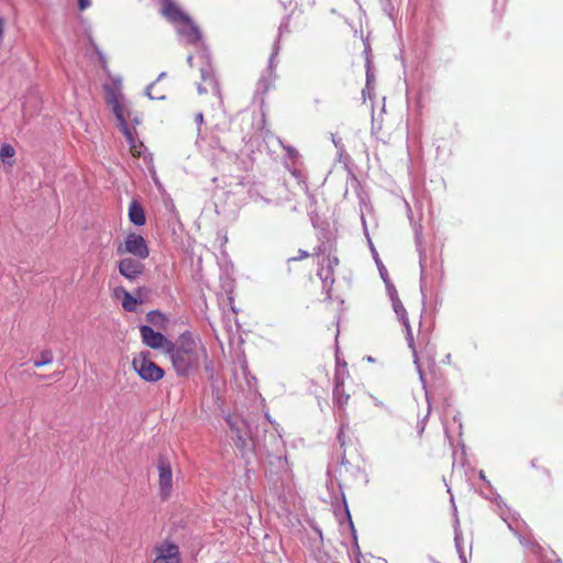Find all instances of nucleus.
Wrapping results in <instances>:
<instances>
[{"instance_id": "nucleus-1", "label": "nucleus", "mask_w": 563, "mask_h": 563, "mask_svg": "<svg viewBox=\"0 0 563 563\" xmlns=\"http://www.w3.org/2000/svg\"><path fill=\"white\" fill-rule=\"evenodd\" d=\"M166 353L179 376H186L208 360L206 346L197 341L190 332L179 335L177 341L167 342Z\"/></svg>"}, {"instance_id": "nucleus-2", "label": "nucleus", "mask_w": 563, "mask_h": 563, "mask_svg": "<svg viewBox=\"0 0 563 563\" xmlns=\"http://www.w3.org/2000/svg\"><path fill=\"white\" fill-rule=\"evenodd\" d=\"M289 24H290L289 16H285L279 24L278 36L273 45V49H272V53H271V56L268 59L267 68L262 73L261 78L258 79V82H257V91H260L262 93H266L269 90V88L273 86L274 77H275L274 68L277 65L276 58H277V56L279 54V49H280V44H279L280 37L283 36L284 33H289V31H290Z\"/></svg>"}, {"instance_id": "nucleus-3", "label": "nucleus", "mask_w": 563, "mask_h": 563, "mask_svg": "<svg viewBox=\"0 0 563 563\" xmlns=\"http://www.w3.org/2000/svg\"><path fill=\"white\" fill-rule=\"evenodd\" d=\"M202 53L199 55V58L201 59V67H200V74H201V80L203 84H199L197 89L199 95L207 93L209 90L212 92V95L216 97V99L219 101V103L222 102V96L220 91V85L216 78L213 67L210 63V56L207 53V49H202Z\"/></svg>"}, {"instance_id": "nucleus-4", "label": "nucleus", "mask_w": 563, "mask_h": 563, "mask_svg": "<svg viewBox=\"0 0 563 563\" xmlns=\"http://www.w3.org/2000/svg\"><path fill=\"white\" fill-rule=\"evenodd\" d=\"M117 253L119 255L131 254L139 260H146L150 256V249L141 234L132 232L118 245Z\"/></svg>"}, {"instance_id": "nucleus-5", "label": "nucleus", "mask_w": 563, "mask_h": 563, "mask_svg": "<svg viewBox=\"0 0 563 563\" xmlns=\"http://www.w3.org/2000/svg\"><path fill=\"white\" fill-rule=\"evenodd\" d=\"M132 365L139 376L145 382L156 383L164 376V369L148 357V352H143L137 357H134Z\"/></svg>"}, {"instance_id": "nucleus-6", "label": "nucleus", "mask_w": 563, "mask_h": 563, "mask_svg": "<svg viewBox=\"0 0 563 563\" xmlns=\"http://www.w3.org/2000/svg\"><path fill=\"white\" fill-rule=\"evenodd\" d=\"M347 375L346 363H343V365L338 364L333 377V404L341 410H344L350 399V395L343 388L344 378Z\"/></svg>"}, {"instance_id": "nucleus-7", "label": "nucleus", "mask_w": 563, "mask_h": 563, "mask_svg": "<svg viewBox=\"0 0 563 563\" xmlns=\"http://www.w3.org/2000/svg\"><path fill=\"white\" fill-rule=\"evenodd\" d=\"M153 563H181L179 547L170 541H163L154 548Z\"/></svg>"}, {"instance_id": "nucleus-8", "label": "nucleus", "mask_w": 563, "mask_h": 563, "mask_svg": "<svg viewBox=\"0 0 563 563\" xmlns=\"http://www.w3.org/2000/svg\"><path fill=\"white\" fill-rule=\"evenodd\" d=\"M143 260L124 257L118 262V271L129 282H136L145 272Z\"/></svg>"}, {"instance_id": "nucleus-9", "label": "nucleus", "mask_w": 563, "mask_h": 563, "mask_svg": "<svg viewBox=\"0 0 563 563\" xmlns=\"http://www.w3.org/2000/svg\"><path fill=\"white\" fill-rule=\"evenodd\" d=\"M113 112L119 122L120 130L124 134L130 147L132 151L136 152V140L134 137V129L130 128L128 124V120L125 117L126 109L123 104H121L117 97H113L112 100Z\"/></svg>"}, {"instance_id": "nucleus-10", "label": "nucleus", "mask_w": 563, "mask_h": 563, "mask_svg": "<svg viewBox=\"0 0 563 563\" xmlns=\"http://www.w3.org/2000/svg\"><path fill=\"white\" fill-rule=\"evenodd\" d=\"M158 483H159V494L163 499H167L170 496L172 487H173V473L170 463L164 456H159L158 459Z\"/></svg>"}, {"instance_id": "nucleus-11", "label": "nucleus", "mask_w": 563, "mask_h": 563, "mask_svg": "<svg viewBox=\"0 0 563 563\" xmlns=\"http://www.w3.org/2000/svg\"><path fill=\"white\" fill-rule=\"evenodd\" d=\"M225 421L233 434V441L240 450H244L247 445L246 435L249 426L244 420L232 416L225 417Z\"/></svg>"}, {"instance_id": "nucleus-12", "label": "nucleus", "mask_w": 563, "mask_h": 563, "mask_svg": "<svg viewBox=\"0 0 563 563\" xmlns=\"http://www.w3.org/2000/svg\"><path fill=\"white\" fill-rule=\"evenodd\" d=\"M351 186L356 191V196H357L358 205H360L362 225H363L365 235L368 238L367 225H366V220H365V212H371L372 211V205H371V201H369V197L364 191L361 183L358 181V179L355 176L351 177Z\"/></svg>"}, {"instance_id": "nucleus-13", "label": "nucleus", "mask_w": 563, "mask_h": 563, "mask_svg": "<svg viewBox=\"0 0 563 563\" xmlns=\"http://www.w3.org/2000/svg\"><path fill=\"white\" fill-rule=\"evenodd\" d=\"M140 332L143 343L146 344L147 346L152 349H167V342L169 341L164 336V334L155 331L152 327L141 325Z\"/></svg>"}, {"instance_id": "nucleus-14", "label": "nucleus", "mask_w": 563, "mask_h": 563, "mask_svg": "<svg viewBox=\"0 0 563 563\" xmlns=\"http://www.w3.org/2000/svg\"><path fill=\"white\" fill-rule=\"evenodd\" d=\"M162 13L169 22L177 25L189 21V16L173 0H163Z\"/></svg>"}, {"instance_id": "nucleus-15", "label": "nucleus", "mask_w": 563, "mask_h": 563, "mask_svg": "<svg viewBox=\"0 0 563 563\" xmlns=\"http://www.w3.org/2000/svg\"><path fill=\"white\" fill-rule=\"evenodd\" d=\"M196 145L200 148L201 152L205 153L216 150H219L221 152L224 151L223 146L221 145L220 139L217 135H203L201 133V129H199Z\"/></svg>"}, {"instance_id": "nucleus-16", "label": "nucleus", "mask_w": 563, "mask_h": 563, "mask_svg": "<svg viewBox=\"0 0 563 563\" xmlns=\"http://www.w3.org/2000/svg\"><path fill=\"white\" fill-rule=\"evenodd\" d=\"M177 31L187 40L188 43L196 44L200 42V30L190 18L189 21H184L183 23L178 24Z\"/></svg>"}, {"instance_id": "nucleus-17", "label": "nucleus", "mask_w": 563, "mask_h": 563, "mask_svg": "<svg viewBox=\"0 0 563 563\" xmlns=\"http://www.w3.org/2000/svg\"><path fill=\"white\" fill-rule=\"evenodd\" d=\"M247 194L254 201L264 200L266 203H272L273 199L267 197L268 191L266 186L262 183H252L247 189Z\"/></svg>"}, {"instance_id": "nucleus-18", "label": "nucleus", "mask_w": 563, "mask_h": 563, "mask_svg": "<svg viewBox=\"0 0 563 563\" xmlns=\"http://www.w3.org/2000/svg\"><path fill=\"white\" fill-rule=\"evenodd\" d=\"M129 219L133 224L137 227L143 225L146 221L144 209L136 200H132L130 203Z\"/></svg>"}, {"instance_id": "nucleus-19", "label": "nucleus", "mask_w": 563, "mask_h": 563, "mask_svg": "<svg viewBox=\"0 0 563 563\" xmlns=\"http://www.w3.org/2000/svg\"><path fill=\"white\" fill-rule=\"evenodd\" d=\"M122 294V307L125 311L133 312L136 310V306L139 302H142V300H139L135 298L132 294H130L124 288H118L115 290V295L119 296Z\"/></svg>"}, {"instance_id": "nucleus-20", "label": "nucleus", "mask_w": 563, "mask_h": 563, "mask_svg": "<svg viewBox=\"0 0 563 563\" xmlns=\"http://www.w3.org/2000/svg\"><path fill=\"white\" fill-rule=\"evenodd\" d=\"M454 543H455V549L459 553L461 563H468L467 558L465 555L464 548H463V534H462V530L460 528V520L457 518L455 519V522H454Z\"/></svg>"}, {"instance_id": "nucleus-21", "label": "nucleus", "mask_w": 563, "mask_h": 563, "mask_svg": "<svg viewBox=\"0 0 563 563\" xmlns=\"http://www.w3.org/2000/svg\"><path fill=\"white\" fill-rule=\"evenodd\" d=\"M406 339H407V342H408V346L412 351L413 363H415V365L417 367V371L419 373V377H420L421 382L424 383L423 373H422V369H421L418 352H417L416 346H415V340H413V335H412L410 327H409V329H406Z\"/></svg>"}, {"instance_id": "nucleus-22", "label": "nucleus", "mask_w": 563, "mask_h": 563, "mask_svg": "<svg viewBox=\"0 0 563 563\" xmlns=\"http://www.w3.org/2000/svg\"><path fill=\"white\" fill-rule=\"evenodd\" d=\"M288 169L301 189L308 191L307 175L296 165V162H294L292 166H288Z\"/></svg>"}, {"instance_id": "nucleus-23", "label": "nucleus", "mask_w": 563, "mask_h": 563, "mask_svg": "<svg viewBox=\"0 0 563 563\" xmlns=\"http://www.w3.org/2000/svg\"><path fill=\"white\" fill-rule=\"evenodd\" d=\"M393 308L395 313L398 316L399 320L404 324V327L406 329H409V320L402 302L400 300H394Z\"/></svg>"}, {"instance_id": "nucleus-24", "label": "nucleus", "mask_w": 563, "mask_h": 563, "mask_svg": "<svg viewBox=\"0 0 563 563\" xmlns=\"http://www.w3.org/2000/svg\"><path fill=\"white\" fill-rule=\"evenodd\" d=\"M89 42H90L91 48L98 56V60L100 63L101 68L103 69L104 73H109L108 60H107L104 53L100 49V47L95 43V41L91 37L89 38Z\"/></svg>"}, {"instance_id": "nucleus-25", "label": "nucleus", "mask_w": 563, "mask_h": 563, "mask_svg": "<svg viewBox=\"0 0 563 563\" xmlns=\"http://www.w3.org/2000/svg\"><path fill=\"white\" fill-rule=\"evenodd\" d=\"M368 242H369V246H371V251H372V254H373V257L377 264V267H378V271H379V275L382 277V279L384 282H387V278H388V273H387V269L386 267L384 266V264L382 263V261L379 260L378 257V253L377 251L375 250L372 241L368 239Z\"/></svg>"}, {"instance_id": "nucleus-26", "label": "nucleus", "mask_w": 563, "mask_h": 563, "mask_svg": "<svg viewBox=\"0 0 563 563\" xmlns=\"http://www.w3.org/2000/svg\"><path fill=\"white\" fill-rule=\"evenodd\" d=\"M53 362V352L51 350H44L40 354V358L34 361L35 367H42Z\"/></svg>"}, {"instance_id": "nucleus-27", "label": "nucleus", "mask_w": 563, "mask_h": 563, "mask_svg": "<svg viewBox=\"0 0 563 563\" xmlns=\"http://www.w3.org/2000/svg\"><path fill=\"white\" fill-rule=\"evenodd\" d=\"M155 85H156V81H153L152 84H150L146 87V90H145L146 96L153 100H164L165 99L164 93H159V91H156V93L153 92Z\"/></svg>"}, {"instance_id": "nucleus-28", "label": "nucleus", "mask_w": 563, "mask_h": 563, "mask_svg": "<svg viewBox=\"0 0 563 563\" xmlns=\"http://www.w3.org/2000/svg\"><path fill=\"white\" fill-rule=\"evenodd\" d=\"M375 79L374 70L372 67V63L369 58L366 59V88H369L373 85Z\"/></svg>"}, {"instance_id": "nucleus-29", "label": "nucleus", "mask_w": 563, "mask_h": 563, "mask_svg": "<svg viewBox=\"0 0 563 563\" xmlns=\"http://www.w3.org/2000/svg\"><path fill=\"white\" fill-rule=\"evenodd\" d=\"M321 280H322V288H323V290L327 294V299L331 300L332 299V287H333V284H334V277L329 278L328 280L327 279H321Z\"/></svg>"}, {"instance_id": "nucleus-30", "label": "nucleus", "mask_w": 563, "mask_h": 563, "mask_svg": "<svg viewBox=\"0 0 563 563\" xmlns=\"http://www.w3.org/2000/svg\"><path fill=\"white\" fill-rule=\"evenodd\" d=\"M338 264H339L338 257H335V256L331 257L330 255H328L323 260L322 266L334 272V268L338 266Z\"/></svg>"}, {"instance_id": "nucleus-31", "label": "nucleus", "mask_w": 563, "mask_h": 563, "mask_svg": "<svg viewBox=\"0 0 563 563\" xmlns=\"http://www.w3.org/2000/svg\"><path fill=\"white\" fill-rule=\"evenodd\" d=\"M347 427V424L343 421H341L340 423V428H339V432H338V441L340 442V446L341 449H344L345 448V444H346V440H345V433H344V429Z\"/></svg>"}, {"instance_id": "nucleus-32", "label": "nucleus", "mask_w": 563, "mask_h": 563, "mask_svg": "<svg viewBox=\"0 0 563 563\" xmlns=\"http://www.w3.org/2000/svg\"><path fill=\"white\" fill-rule=\"evenodd\" d=\"M14 153V148L10 144H3L0 148V157L2 159L7 157H12Z\"/></svg>"}, {"instance_id": "nucleus-33", "label": "nucleus", "mask_w": 563, "mask_h": 563, "mask_svg": "<svg viewBox=\"0 0 563 563\" xmlns=\"http://www.w3.org/2000/svg\"><path fill=\"white\" fill-rule=\"evenodd\" d=\"M385 284H386V288H387L388 295L390 297L391 303L394 302V300H400L395 286L391 283H389L388 279H387V282H385Z\"/></svg>"}, {"instance_id": "nucleus-34", "label": "nucleus", "mask_w": 563, "mask_h": 563, "mask_svg": "<svg viewBox=\"0 0 563 563\" xmlns=\"http://www.w3.org/2000/svg\"><path fill=\"white\" fill-rule=\"evenodd\" d=\"M146 318L150 322H157V320H165V317L163 313H161L158 310H152L146 314Z\"/></svg>"}, {"instance_id": "nucleus-35", "label": "nucleus", "mask_w": 563, "mask_h": 563, "mask_svg": "<svg viewBox=\"0 0 563 563\" xmlns=\"http://www.w3.org/2000/svg\"><path fill=\"white\" fill-rule=\"evenodd\" d=\"M318 276L320 279H329L334 277V272L331 269L325 268L324 266H321V268L318 271Z\"/></svg>"}, {"instance_id": "nucleus-36", "label": "nucleus", "mask_w": 563, "mask_h": 563, "mask_svg": "<svg viewBox=\"0 0 563 563\" xmlns=\"http://www.w3.org/2000/svg\"><path fill=\"white\" fill-rule=\"evenodd\" d=\"M501 519L507 523L508 528L517 533V525H516V518L515 517H506L504 514H501Z\"/></svg>"}, {"instance_id": "nucleus-37", "label": "nucleus", "mask_w": 563, "mask_h": 563, "mask_svg": "<svg viewBox=\"0 0 563 563\" xmlns=\"http://www.w3.org/2000/svg\"><path fill=\"white\" fill-rule=\"evenodd\" d=\"M286 153H287V157L290 158V159H297L298 156H299V153L298 151L292 147V146H284Z\"/></svg>"}, {"instance_id": "nucleus-38", "label": "nucleus", "mask_w": 563, "mask_h": 563, "mask_svg": "<svg viewBox=\"0 0 563 563\" xmlns=\"http://www.w3.org/2000/svg\"><path fill=\"white\" fill-rule=\"evenodd\" d=\"M343 506H344V510H345V514L347 516V519H349V522H350V526H351V529H352V532L353 534H355V529L353 527V522H352V518H351V515H350V511H349V507H347V503H346V499L345 497L343 496Z\"/></svg>"}, {"instance_id": "nucleus-39", "label": "nucleus", "mask_w": 563, "mask_h": 563, "mask_svg": "<svg viewBox=\"0 0 563 563\" xmlns=\"http://www.w3.org/2000/svg\"><path fill=\"white\" fill-rule=\"evenodd\" d=\"M325 251H327V249H325L324 243H321V244H319L318 246H316V247L313 249L312 255H314V256H319V255L324 254V253H325Z\"/></svg>"}, {"instance_id": "nucleus-40", "label": "nucleus", "mask_w": 563, "mask_h": 563, "mask_svg": "<svg viewBox=\"0 0 563 563\" xmlns=\"http://www.w3.org/2000/svg\"><path fill=\"white\" fill-rule=\"evenodd\" d=\"M309 253L305 250H299V255L298 256H295V257H291L290 260L291 261H299V260H303V258H307L309 257Z\"/></svg>"}, {"instance_id": "nucleus-41", "label": "nucleus", "mask_w": 563, "mask_h": 563, "mask_svg": "<svg viewBox=\"0 0 563 563\" xmlns=\"http://www.w3.org/2000/svg\"><path fill=\"white\" fill-rule=\"evenodd\" d=\"M80 10H86L91 5L90 0H77Z\"/></svg>"}, {"instance_id": "nucleus-42", "label": "nucleus", "mask_w": 563, "mask_h": 563, "mask_svg": "<svg viewBox=\"0 0 563 563\" xmlns=\"http://www.w3.org/2000/svg\"><path fill=\"white\" fill-rule=\"evenodd\" d=\"M196 123L198 125V130L200 129V125L203 123V113L202 112H198L196 114Z\"/></svg>"}, {"instance_id": "nucleus-43", "label": "nucleus", "mask_w": 563, "mask_h": 563, "mask_svg": "<svg viewBox=\"0 0 563 563\" xmlns=\"http://www.w3.org/2000/svg\"><path fill=\"white\" fill-rule=\"evenodd\" d=\"M3 32H4V19L0 16V43L3 40Z\"/></svg>"}, {"instance_id": "nucleus-44", "label": "nucleus", "mask_w": 563, "mask_h": 563, "mask_svg": "<svg viewBox=\"0 0 563 563\" xmlns=\"http://www.w3.org/2000/svg\"><path fill=\"white\" fill-rule=\"evenodd\" d=\"M305 194L307 195L308 199L310 200L311 203H316L317 202V199L314 197L313 194L310 192V190L308 189V191H305Z\"/></svg>"}, {"instance_id": "nucleus-45", "label": "nucleus", "mask_w": 563, "mask_h": 563, "mask_svg": "<svg viewBox=\"0 0 563 563\" xmlns=\"http://www.w3.org/2000/svg\"><path fill=\"white\" fill-rule=\"evenodd\" d=\"M420 267H421V292H423V278H424V268H423V265H422V258L420 257Z\"/></svg>"}, {"instance_id": "nucleus-46", "label": "nucleus", "mask_w": 563, "mask_h": 563, "mask_svg": "<svg viewBox=\"0 0 563 563\" xmlns=\"http://www.w3.org/2000/svg\"><path fill=\"white\" fill-rule=\"evenodd\" d=\"M349 464L346 457H345V450L343 449V453H342V456H341V466H346Z\"/></svg>"}, {"instance_id": "nucleus-47", "label": "nucleus", "mask_w": 563, "mask_h": 563, "mask_svg": "<svg viewBox=\"0 0 563 563\" xmlns=\"http://www.w3.org/2000/svg\"><path fill=\"white\" fill-rule=\"evenodd\" d=\"M372 89H373V87H372V86H371L369 88H366V87H365V88L362 90V95H363V97L365 98L366 93H368V97L371 98V90H372Z\"/></svg>"}, {"instance_id": "nucleus-48", "label": "nucleus", "mask_w": 563, "mask_h": 563, "mask_svg": "<svg viewBox=\"0 0 563 563\" xmlns=\"http://www.w3.org/2000/svg\"><path fill=\"white\" fill-rule=\"evenodd\" d=\"M332 142L335 145V147H341V142L339 140H335L334 135H332Z\"/></svg>"}, {"instance_id": "nucleus-49", "label": "nucleus", "mask_w": 563, "mask_h": 563, "mask_svg": "<svg viewBox=\"0 0 563 563\" xmlns=\"http://www.w3.org/2000/svg\"><path fill=\"white\" fill-rule=\"evenodd\" d=\"M166 77V73L165 71H162L158 77L156 78V82L159 81L161 79L165 78Z\"/></svg>"}, {"instance_id": "nucleus-50", "label": "nucleus", "mask_w": 563, "mask_h": 563, "mask_svg": "<svg viewBox=\"0 0 563 563\" xmlns=\"http://www.w3.org/2000/svg\"><path fill=\"white\" fill-rule=\"evenodd\" d=\"M192 59H194L192 55H189V56L187 57V63H188L191 67H192Z\"/></svg>"}, {"instance_id": "nucleus-51", "label": "nucleus", "mask_w": 563, "mask_h": 563, "mask_svg": "<svg viewBox=\"0 0 563 563\" xmlns=\"http://www.w3.org/2000/svg\"><path fill=\"white\" fill-rule=\"evenodd\" d=\"M451 501L453 503V508H454V512L456 514V511H457V508H456V507H455V505H454V501H453V496L451 497Z\"/></svg>"}, {"instance_id": "nucleus-52", "label": "nucleus", "mask_w": 563, "mask_h": 563, "mask_svg": "<svg viewBox=\"0 0 563 563\" xmlns=\"http://www.w3.org/2000/svg\"><path fill=\"white\" fill-rule=\"evenodd\" d=\"M479 477H481L482 479H485V475H484L483 473H481Z\"/></svg>"}, {"instance_id": "nucleus-53", "label": "nucleus", "mask_w": 563, "mask_h": 563, "mask_svg": "<svg viewBox=\"0 0 563 563\" xmlns=\"http://www.w3.org/2000/svg\"><path fill=\"white\" fill-rule=\"evenodd\" d=\"M133 121L137 124L139 123V119L137 118H134Z\"/></svg>"}]
</instances>
